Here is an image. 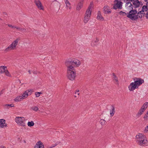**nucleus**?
Segmentation results:
<instances>
[{"mask_svg":"<svg viewBox=\"0 0 148 148\" xmlns=\"http://www.w3.org/2000/svg\"><path fill=\"white\" fill-rule=\"evenodd\" d=\"M136 141L138 144L141 146L146 145L147 141L145 136L142 134L139 133L136 136Z\"/></svg>","mask_w":148,"mask_h":148,"instance_id":"f257e3e1","label":"nucleus"},{"mask_svg":"<svg viewBox=\"0 0 148 148\" xmlns=\"http://www.w3.org/2000/svg\"><path fill=\"white\" fill-rule=\"evenodd\" d=\"M67 67V76L69 79L73 81L75 79L76 76V71L73 66Z\"/></svg>","mask_w":148,"mask_h":148,"instance_id":"f03ea898","label":"nucleus"},{"mask_svg":"<svg viewBox=\"0 0 148 148\" xmlns=\"http://www.w3.org/2000/svg\"><path fill=\"white\" fill-rule=\"evenodd\" d=\"M20 39L19 38H17L15 40L12 42L11 44L5 49V51L7 52L15 49L16 46L18 45V41Z\"/></svg>","mask_w":148,"mask_h":148,"instance_id":"7ed1b4c3","label":"nucleus"},{"mask_svg":"<svg viewBox=\"0 0 148 148\" xmlns=\"http://www.w3.org/2000/svg\"><path fill=\"white\" fill-rule=\"evenodd\" d=\"M128 13H127V16L132 20H135L138 19L136 14L137 11L136 10L133 9L129 11Z\"/></svg>","mask_w":148,"mask_h":148,"instance_id":"20e7f679","label":"nucleus"},{"mask_svg":"<svg viewBox=\"0 0 148 148\" xmlns=\"http://www.w3.org/2000/svg\"><path fill=\"white\" fill-rule=\"evenodd\" d=\"M65 64L66 66H74L75 65L77 66H78L80 65L81 62L80 61L77 60L74 61L68 60L66 61Z\"/></svg>","mask_w":148,"mask_h":148,"instance_id":"39448f33","label":"nucleus"},{"mask_svg":"<svg viewBox=\"0 0 148 148\" xmlns=\"http://www.w3.org/2000/svg\"><path fill=\"white\" fill-rule=\"evenodd\" d=\"M133 0H123V1L125 3V8L126 10V11H129L133 9V6L131 1Z\"/></svg>","mask_w":148,"mask_h":148,"instance_id":"423d86ee","label":"nucleus"},{"mask_svg":"<svg viewBox=\"0 0 148 148\" xmlns=\"http://www.w3.org/2000/svg\"><path fill=\"white\" fill-rule=\"evenodd\" d=\"M15 121L16 123L19 125L23 126H25V119L24 117H16L15 119Z\"/></svg>","mask_w":148,"mask_h":148,"instance_id":"0eeeda50","label":"nucleus"},{"mask_svg":"<svg viewBox=\"0 0 148 148\" xmlns=\"http://www.w3.org/2000/svg\"><path fill=\"white\" fill-rule=\"evenodd\" d=\"M134 83H135L138 88L144 82V80L140 78L136 77L134 79Z\"/></svg>","mask_w":148,"mask_h":148,"instance_id":"6e6552de","label":"nucleus"},{"mask_svg":"<svg viewBox=\"0 0 148 148\" xmlns=\"http://www.w3.org/2000/svg\"><path fill=\"white\" fill-rule=\"evenodd\" d=\"M115 1L116 2L114 4L113 8L114 9H121L122 8L123 3L120 1H117L116 0Z\"/></svg>","mask_w":148,"mask_h":148,"instance_id":"1a4fd4ad","label":"nucleus"},{"mask_svg":"<svg viewBox=\"0 0 148 148\" xmlns=\"http://www.w3.org/2000/svg\"><path fill=\"white\" fill-rule=\"evenodd\" d=\"M128 88L129 90L130 91H133L136 88H138V87L134 82L131 83L128 86Z\"/></svg>","mask_w":148,"mask_h":148,"instance_id":"9d476101","label":"nucleus"},{"mask_svg":"<svg viewBox=\"0 0 148 148\" xmlns=\"http://www.w3.org/2000/svg\"><path fill=\"white\" fill-rule=\"evenodd\" d=\"M131 2L132 4L133 7L134 8L138 7L141 3V2L138 0H133L132 1H131Z\"/></svg>","mask_w":148,"mask_h":148,"instance_id":"9b49d317","label":"nucleus"},{"mask_svg":"<svg viewBox=\"0 0 148 148\" xmlns=\"http://www.w3.org/2000/svg\"><path fill=\"white\" fill-rule=\"evenodd\" d=\"M148 6L144 5L141 9V10L140 11V12L142 13L143 16H144L147 13H148Z\"/></svg>","mask_w":148,"mask_h":148,"instance_id":"f8f14e48","label":"nucleus"},{"mask_svg":"<svg viewBox=\"0 0 148 148\" xmlns=\"http://www.w3.org/2000/svg\"><path fill=\"white\" fill-rule=\"evenodd\" d=\"M32 93V91L30 90H27L24 92L23 94L22 95V98L23 99H25L26 98L28 95H30Z\"/></svg>","mask_w":148,"mask_h":148,"instance_id":"ddd939ff","label":"nucleus"},{"mask_svg":"<svg viewBox=\"0 0 148 148\" xmlns=\"http://www.w3.org/2000/svg\"><path fill=\"white\" fill-rule=\"evenodd\" d=\"M34 2L39 9L42 10L43 9V7L42 6L41 3L39 0H35Z\"/></svg>","mask_w":148,"mask_h":148,"instance_id":"4468645a","label":"nucleus"},{"mask_svg":"<svg viewBox=\"0 0 148 148\" xmlns=\"http://www.w3.org/2000/svg\"><path fill=\"white\" fill-rule=\"evenodd\" d=\"M34 148H44V146L43 143L40 141H39L35 146Z\"/></svg>","mask_w":148,"mask_h":148,"instance_id":"2eb2a0df","label":"nucleus"},{"mask_svg":"<svg viewBox=\"0 0 148 148\" xmlns=\"http://www.w3.org/2000/svg\"><path fill=\"white\" fill-rule=\"evenodd\" d=\"M84 0H80L79 2L77 5L76 9L77 10H79L82 8Z\"/></svg>","mask_w":148,"mask_h":148,"instance_id":"dca6fc26","label":"nucleus"},{"mask_svg":"<svg viewBox=\"0 0 148 148\" xmlns=\"http://www.w3.org/2000/svg\"><path fill=\"white\" fill-rule=\"evenodd\" d=\"M5 121L3 119H0V127L3 128L4 127H6L7 125L6 124Z\"/></svg>","mask_w":148,"mask_h":148,"instance_id":"f3484780","label":"nucleus"},{"mask_svg":"<svg viewBox=\"0 0 148 148\" xmlns=\"http://www.w3.org/2000/svg\"><path fill=\"white\" fill-rule=\"evenodd\" d=\"M97 18V20L101 21H103L104 20V18L102 16L101 12L100 11L98 12Z\"/></svg>","mask_w":148,"mask_h":148,"instance_id":"a211bd4d","label":"nucleus"},{"mask_svg":"<svg viewBox=\"0 0 148 148\" xmlns=\"http://www.w3.org/2000/svg\"><path fill=\"white\" fill-rule=\"evenodd\" d=\"M112 74L113 75L112 78L115 84H118V77L114 73H113Z\"/></svg>","mask_w":148,"mask_h":148,"instance_id":"6ab92c4d","label":"nucleus"},{"mask_svg":"<svg viewBox=\"0 0 148 148\" xmlns=\"http://www.w3.org/2000/svg\"><path fill=\"white\" fill-rule=\"evenodd\" d=\"M115 107L113 106H111V109L110 110V116H112L115 113Z\"/></svg>","mask_w":148,"mask_h":148,"instance_id":"aec40b11","label":"nucleus"},{"mask_svg":"<svg viewBox=\"0 0 148 148\" xmlns=\"http://www.w3.org/2000/svg\"><path fill=\"white\" fill-rule=\"evenodd\" d=\"M99 41L97 38H96L95 40L92 41L91 43V45L92 46L94 47L96 46L97 45V43Z\"/></svg>","mask_w":148,"mask_h":148,"instance_id":"412c9836","label":"nucleus"},{"mask_svg":"<svg viewBox=\"0 0 148 148\" xmlns=\"http://www.w3.org/2000/svg\"><path fill=\"white\" fill-rule=\"evenodd\" d=\"M109 8L108 6H104L103 7L104 12L105 14H109L111 12V11L108 8Z\"/></svg>","mask_w":148,"mask_h":148,"instance_id":"4be33fe9","label":"nucleus"},{"mask_svg":"<svg viewBox=\"0 0 148 148\" xmlns=\"http://www.w3.org/2000/svg\"><path fill=\"white\" fill-rule=\"evenodd\" d=\"M7 69V67L5 66H1L0 67V73H3Z\"/></svg>","mask_w":148,"mask_h":148,"instance_id":"5701e85b","label":"nucleus"},{"mask_svg":"<svg viewBox=\"0 0 148 148\" xmlns=\"http://www.w3.org/2000/svg\"><path fill=\"white\" fill-rule=\"evenodd\" d=\"M147 106H148V102H146L142 106L141 109L145 111V110L147 108Z\"/></svg>","mask_w":148,"mask_h":148,"instance_id":"b1692460","label":"nucleus"},{"mask_svg":"<svg viewBox=\"0 0 148 148\" xmlns=\"http://www.w3.org/2000/svg\"><path fill=\"white\" fill-rule=\"evenodd\" d=\"M23 99L22 96H21L17 97L14 99V101H21Z\"/></svg>","mask_w":148,"mask_h":148,"instance_id":"393cba45","label":"nucleus"},{"mask_svg":"<svg viewBox=\"0 0 148 148\" xmlns=\"http://www.w3.org/2000/svg\"><path fill=\"white\" fill-rule=\"evenodd\" d=\"M91 13V10H89L88 9L86 12L85 15L90 16Z\"/></svg>","mask_w":148,"mask_h":148,"instance_id":"a878e982","label":"nucleus"},{"mask_svg":"<svg viewBox=\"0 0 148 148\" xmlns=\"http://www.w3.org/2000/svg\"><path fill=\"white\" fill-rule=\"evenodd\" d=\"M144 111V110L140 108L137 114V116L138 117L140 116Z\"/></svg>","mask_w":148,"mask_h":148,"instance_id":"bb28decb","label":"nucleus"},{"mask_svg":"<svg viewBox=\"0 0 148 148\" xmlns=\"http://www.w3.org/2000/svg\"><path fill=\"white\" fill-rule=\"evenodd\" d=\"M90 16L85 15L84 17V22L85 23H86L89 21Z\"/></svg>","mask_w":148,"mask_h":148,"instance_id":"cd10ccee","label":"nucleus"},{"mask_svg":"<svg viewBox=\"0 0 148 148\" xmlns=\"http://www.w3.org/2000/svg\"><path fill=\"white\" fill-rule=\"evenodd\" d=\"M137 16L138 17V18H141L143 16H143L142 13L140 12V11H139L138 12H137V13L136 14Z\"/></svg>","mask_w":148,"mask_h":148,"instance_id":"c85d7f7f","label":"nucleus"},{"mask_svg":"<svg viewBox=\"0 0 148 148\" xmlns=\"http://www.w3.org/2000/svg\"><path fill=\"white\" fill-rule=\"evenodd\" d=\"M6 108L8 109L10 108V107H14V105L13 104H7L4 105Z\"/></svg>","mask_w":148,"mask_h":148,"instance_id":"c756f323","label":"nucleus"},{"mask_svg":"<svg viewBox=\"0 0 148 148\" xmlns=\"http://www.w3.org/2000/svg\"><path fill=\"white\" fill-rule=\"evenodd\" d=\"M34 122L32 121L30 122H28L27 123V125L29 127H32L34 126Z\"/></svg>","mask_w":148,"mask_h":148,"instance_id":"7c9ffc66","label":"nucleus"},{"mask_svg":"<svg viewBox=\"0 0 148 148\" xmlns=\"http://www.w3.org/2000/svg\"><path fill=\"white\" fill-rule=\"evenodd\" d=\"M4 73H5V75L7 76L10 77L11 76V74L7 69L4 72Z\"/></svg>","mask_w":148,"mask_h":148,"instance_id":"2f4dec72","label":"nucleus"},{"mask_svg":"<svg viewBox=\"0 0 148 148\" xmlns=\"http://www.w3.org/2000/svg\"><path fill=\"white\" fill-rule=\"evenodd\" d=\"M31 109L33 110L37 111L38 110V108L36 106H33L31 108Z\"/></svg>","mask_w":148,"mask_h":148,"instance_id":"473e14b6","label":"nucleus"},{"mask_svg":"<svg viewBox=\"0 0 148 148\" xmlns=\"http://www.w3.org/2000/svg\"><path fill=\"white\" fill-rule=\"evenodd\" d=\"M119 13L120 15H123V16H125L126 15H127V14L126 13L122 11H121L119 12Z\"/></svg>","mask_w":148,"mask_h":148,"instance_id":"72a5a7b5","label":"nucleus"},{"mask_svg":"<svg viewBox=\"0 0 148 148\" xmlns=\"http://www.w3.org/2000/svg\"><path fill=\"white\" fill-rule=\"evenodd\" d=\"M1 15L3 17H7L8 16V14L5 12H3L1 14Z\"/></svg>","mask_w":148,"mask_h":148,"instance_id":"f704fd0d","label":"nucleus"},{"mask_svg":"<svg viewBox=\"0 0 148 148\" xmlns=\"http://www.w3.org/2000/svg\"><path fill=\"white\" fill-rule=\"evenodd\" d=\"M42 94L41 92H36L35 93V95L36 97H38L40 96V94Z\"/></svg>","mask_w":148,"mask_h":148,"instance_id":"c9c22d12","label":"nucleus"},{"mask_svg":"<svg viewBox=\"0 0 148 148\" xmlns=\"http://www.w3.org/2000/svg\"><path fill=\"white\" fill-rule=\"evenodd\" d=\"M106 122V121H105L103 119H101L100 121V123L102 125H105Z\"/></svg>","mask_w":148,"mask_h":148,"instance_id":"e433bc0d","label":"nucleus"},{"mask_svg":"<svg viewBox=\"0 0 148 148\" xmlns=\"http://www.w3.org/2000/svg\"><path fill=\"white\" fill-rule=\"evenodd\" d=\"M20 31L22 32H26V29L25 28H20Z\"/></svg>","mask_w":148,"mask_h":148,"instance_id":"4c0bfd02","label":"nucleus"},{"mask_svg":"<svg viewBox=\"0 0 148 148\" xmlns=\"http://www.w3.org/2000/svg\"><path fill=\"white\" fill-rule=\"evenodd\" d=\"M65 3L67 7H69V5H70V3L69 2L67 1H66L65 2Z\"/></svg>","mask_w":148,"mask_h":148,"instance_id":"58836bf2","label":"nucleus"},{"mask_svg":"<svg viewBox=\"0 0 148 148\" xmlns=\"http://www.w3.org/2000/svg\"><path fill=\"white\" fill-rule=\"evenodd\" d=\"M144 118L146 119H148V111L145 114L144 116Z\"/></svg>","mask_w":148,"mask_h":148,"instance_id":"ea45409f","label":"nucleus"},{"mask_svg":"<svg viewBox=\"0 0 148 148\" xmlns=\"http://www.w3.org/2000/svg\"><path fill=\"white\" fill-rule=\"evenodd\" d=\"M57 145V144H53L52 145L49 147V148H52L53 147H54Z\"/></svg>","mask_w":148,"mask_h":148,"instance_id":"a19ab883","label":"nucleus"},{"mask_svg":"<svg viewBox=\"0 0 148 148\" xmlns=\"http://www.w3.org/2000/svg\"><path fill=\"white\" fill-rule=\"evenodd\" d=\"M144 131L146 132L148 131V125L145 127Z\"/></svg>","mask_w":148,"mask_h":148,"instance_id":"79ce46f5","label":"nucleus"},{"mask_svg":"<svg viewBox=\"0 0 148 148\" xmlns=\"http://www.w3.org/2000/svg\"><path fill=\"white\" fill-rule=\"evenodd\" d=\"M92 6V4H91V3H90L89 6L88 7V9H89V10H91V8Z\"/></svg>","mask_w":148,"mask_h":148,"instance_id":"37998d69","label":"nucleus"},{"mask_svg":"<svg viewBox=\"0 0 148 148\" xmlns=\"http://www.w3.org/2000/svg\"><path fill=\"white\" fill-rule=\"evenodd\" d=\"M8 25L9 27H11L12 28H14L15 26H12V25L10 24H8Z\"/></svg>","mask_w":148,"mask_h":148,"instance_id":"c03bdc74","label":"nucleus"},{"mask_svg":"<svg viewBox=\"0 0 148 148\" xmlns=\"http://www.w3.org/2000/svg\"><path fill=\"white\" fill-rule=\"evenodd\" d=\"M20 28L21 27H16V26H15V27H14L15 28H16V29L19 30V31H20Z\"/></svg>","mask_w":148,"mask_h":148,"instance_id":"a18cd8bd","label":"nucleus"},{"mask_svg":"<svg viewBox=\"0 0 148 148\" xmlns=\"http://www.w3.org/2000/svg\"><path fill=\"white\" fill-rule=\"evenodd\" d=\"M4 90V89H2L1 91H0V96H1L2 94H3V91Z\"/></svg>","mask_w":148,"mask_h":148,"instance_id":"49530a36","label":"nucleus"},{"mask_svg":"<svg viewBox=\"0 0 148 148\" xmlns=\"http://www.w3.org/2000/svg\"><path fill=\"white\" fill-rule=\"evenodd\" d=\"M1 148H6V147L3 146H2L1 147Z\"/></svg>","mask_w":148,"mask_h":148,"instance_id":"de8ad7c7","label":"nucleus"},{"mask_svg":"<svg viewBox=\"0 0 148 148\" xmlns=\"http://www.w3.org/2000/svg\"><path fill=\"white\" fill-rule=\"evenodd\" d=\"M28 72L30 74H31V72L30 70H29L28 71Z\"/></svg>","mask_w":148,"mask_h":148,"instance_id":"09e8293b","label":"nucleus"},{"mask_svg":"<svg viewBox=\"0 0 148 148\" xmlns=\"http://www.w3.org/2000/svg\"><path fill=\"white\" fill-rule=\"evenodd\" d=\"M145 2H147V3L148 2V0H144Z\"/></svg>","mask_w":148,"mask_h":148,"instance_id":"8fccbe9b","label":"nucleus"},{"mask_svg":"<svg viewBox=\"0 0 148 148\" xmlns=\"http://www.w3.org/2000/svg\"><path fill=\"white\" fill-rule=\"evenodd\" d=\"M33 73L34 74H36V73H35V71H34L33 72Z\"/></svg>","mask_w":148,"mask_h":148,"instance_id":"3c124183","label":"nucleus"},{"mask_svg":"<svg viewBox=\"0 0 148 148\" xmlns=\"http://www.w3.org/2000/svg\"><path fill=\"white\" fill-rule=\"evenodd\" d=\"M76 91L77 92H78L79 91V90H76Z\"/></svg>","mask_w":148,"mask_h":148,"instance_id":"603ef678","label":"nucleus"},{"mask_svg":"<svg viewBox=\"0 0 148 148\" xmlns=\"http://www.w3.org/2000/svg\"><path fill=\"white\" fill-rule=\"evenodd\" d=\"M79 93H77V95H78V96H79Z\"/></svg>","mask_w":148,"mask_h":148,"instance_id":"864d4df0","label":"nucleus"},{"mask_svg":"<svg viewBox=\"0 0 148 148\" xmlns=\"http://www.w3.org/2000/svg\"><path fill=\"white\" fill-rule=\"evenodd\" d=\"M74 96L75 97H77V96H76V95H74Z\"/></svg>","mask_w":148,"mask_h":148,"instance_id":"5fc2aeb1","label":"nucleus"},{"mask_svg":"<svg viewBox=\"0 0 148 148\" xmlns=\"http://www.w3.org/2000/svg\"><path fill=\"white\" fill-rule=\"evenodd\" d=\"M76 93H76V92H75V94H76Z\"/></svg>","mask_w":148,"mask_h":148,"instance_id":"6e6d98bb","label":"nucleus"},{"mask_svg":"<svg viewBox=\"0 0 148 148\" xmlns=\"http://www.w3.org/2000/svg\"><path fill=\"white\" fill-rule=\"evenodd\" d=\"M69 8L70 9V7H69Z\"/></svg>","mask_w":148,"mask_h":148,"instance_id":"4d7b16f0","label":"nucleus"}]
</instances>
